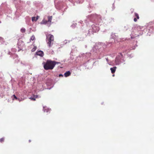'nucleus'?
I'll list each match as a JSON object with an SVG mask.
<instances>
[{
	"instance_id": "obj_1",
	"label": "nucleus",
	"mask_w": 154,
	"mask_h": 154,
	"mask_svg": "<svg viewBox=\"0 0 154 154\" xmlns=\"http://www.w3.org/2000/svg\"><path fill=\"white\" fill-rule=\"evenodd\" d=\"M60 63L59 62L48 60L46 62H44L43 64L44 69L46 70H48L52 69L56 64Z\"/></svg>"
},
{
	"instance_id": "obj_2",
	"label": "nucleus",
	"mask_w": 154,
	"mask_h": 154,
	"mask_svg": "<svg viewBox=\"0 0 154 154\" xmlns=\"http://www.w3.org/2000/svg\"><path fill=\"white\" fill-rule=\"evenodd\" d=\"M47 44L49 48L51 47L54 41V36L51 34H47L46 35Z\"/></svg>"
},
{
	"instance_id": "obj_3",
	"label": "nucleus",
	"mask_w": 154,
	"mask_h": 154,
	"mask_svg": "<svg viewBox=\"0 0 154 154\" xmlns=\"http://www.w3.org/2000/svg\"><path fill=\"white\" fill-rule=\"evenodd\" d=\"M36 54L41 57H42L44 55V53L42 51H39L36 52Z\"/></svg>"
},
{
	"instance_id": "obj_4",
	"label": "nucleus",
	"mask_w": 154,
	"mask_h": 154,
	"mask_svg": "<svg viewBox=\"0 0 154 154\" xmlns=\"http://www.w3.org/2000/svg\"><path fill=\"white\" fill-rule=\"evenodd\" d=\"M116 66L113 67V68H111L110 69L111 72L112 74L114 73L116 71Z\"/></svg>"
},
{
	"instance_id": "obj_5",
	"label": "nucleus",
	"mask_w": 154,
	"mask_h": 154,
	"mask_svg": "<svg viewBox=\"0 0 154 154\" xmlns=\"http://www.w3.org/2000/svg\"><path fill=\"white\" fill-rule=\"evenodd\" d=\"M71 75V73L70 71H68L64 73V76L65 77H67Z\"/></svg>"
},
{
	"instance_id": "obj_6",
	"label": "nucleus",
	"mask_w": 154,
	"mask_h": 154,
	"mask_svg": "<svg viewBox=\"0 0 154 154\" xmlns=\"http://www.w3.org/2000/svg\"><path fill=\"white\" fill-rule=\"evenodd\" d=\"M48 22L51 23V21L52 19V16H48Z\"/></svg>"
},
{
	"instance_id": "obj_7",
	"label": "nucleus",
	"mask_w": 154,
	"mask_h": 154,
	"mask_svg": "<svg viewBox=\"0 0 154 154\" xmlns=\"http://www.w3.org/2000/svg\"><path fill=\"white\" fill-rule=\"evenodd\" d=\"M42 24H46L47 23V22H48V20L47 21V20H45L44 19L42 21Z\"/></svg>"
},
{
	"instance_id": "obj_8",
	"label": "nucleus",
	"mask_w": 154,
	"mask_h": 154,
	"mask_svg": "<svg viewBox=\"0 0 154 154\" xmlns=\"http://www.w3.org/2000/svg\"><path fill=\"white\" fill-rule=\"evenodd\" d=\"M35 36L34 35H33L31 37V38L30 39V41H33L35 40Z\"/></svg>"
},
{
	"instance_id": "obj_9",
	"label": "nucleus",
	"mask_w": 154,
	"mask_h": 154,
	"mask_svg": "<svg viewBox=\"0 0 154 154\" xmlns=\"http://www.w3.org/2000/svg\"><path fill=\"white\" fill-rule=\"evenodd\" d=\"M37 49V47L36 46H35L34 48L32 49V52H34L35 51L36 49Z\"/></svg>"
},
{
	"instance_id": "obj_10",
	"label": "nucleus",
	"mask_w": 154,
	"mask_h": 154,
	"mask_svg": "<svg viewBox=\"0 0 154 154\" xmlns=\"http://www.w3.org/2000/svg\"><path fill=\"white\" fill-rule=\"evenodd\" d=\"M135 16L136 17L137 19H139V17L138 14L137 13H135Z\"/></svg>"
},
{
	"instance_id": "obj_11",
	"label": "nucleus",
	"mask_w": 154,
	"mask_h": 154,
	"mask_svg": "<svg viewBox=\"0 0 154 154\" xmlns=\"http://www.w3.org/2000/svg\"><path fill=\"white\" fill-rule=\"evenodd\" d=\"M20 30L22 32H25L26 30L24 28H22Z\"/></svg>"
},
{
	"instance_id": "obj_12",
	"label": "nucleus",
	"mask_w": 154,
	"mask_h": 154,
	"mask_svg": "<svg viewBox=\"0 0 154 154\" xmlns=\"http://www.w3.org/2000/svg\"><path fill=\"white\" fill-rule=\"evenodd\" d=\"M32 21H36L37 20H36V18L35 17H33L32 18Z\"/></svg>"
},
{
	"instance_id": "obj_13",
	"label": "nucleus",
	"mask_w": 154,
	"mask_h": 154,
	"mask_svg": "<svg viewBox=\"0 0 154 154\" xmlns=\"http://www.w3.org/2000/svg\"><path fill=\"white\" fill-rule=\"evenodd\" d=\"M4 138H1L0 139V142L1 143H2V142H4Z\"/></svg>"
},
{
	"instance_id": "obj_14",
	"label": "nucleus",
	"mask_w": 154,
	"mask_h": 154,
	"mask_svg": "<svg viewBox=\"0 0 154 154\" xmlns=\"http://www.w3.org/2000/svg\"><path fill=\"white\" fill-rule=\"evenodd\" d=\"M30 99L33 101H35V99L34 97H31Z\"/></svg>"
},
{
	"instance_id": "obj_15",
	"label": "nucleus",
	"mask_w": 154,
	"mask_h": 154,
	"mask_svg": "<svg viewBox=\"0 0 154 154\" xmlns=\"http://www.w3.org/2000/svg\"><path fill=\"white\" fill-rule=\"evenodd\" d=\"M13 97H14V98L16 100H17V97L15 95H13L12 96Z\"/></svg>"
},
{
	"instance_id": "obj_16",
	"label": "nucleus",
	"mask_w": 154,
	"mask_h": 154,
	"mask_svg": "<svg viewBox=\"0 0 154 154\" xmlns=\"http://www.w3.org/2000/svg\"><path fill=\"white\" fill-rule=\"evenodd\" d=\"M134 22H136L137 21V19L136 18H134Z\"/></svg>"
},
{
	"instance_id": "obj_17",
	"label": "nucleus",
	"mask_w": 154,
	"mask_h": 154,
	"mask_svg": "<svg viewBox=\"0 0 154 154\" xmlns=\"http://www.w3.org/2000/svg\"><path fill=\"white\" fill-rule=\"evenodd\" d=\"M38 18H39V16H37L36 18V20H38Z\"/></svg>"
},
{
	"instance_id": "obj_18",
	"label": "nucleus",
	"mask_w": 154,
	"mask_h": 154,
	"mask_svg": "<svg viewBox=\"0 0 154 154\" xmlns=\"http://www.w3.org/2000/svg\"><path fill=\"white\" fill-rule=\"evenodd\" d=\"M60 76L63 77V75L62 74H60L59 75V77H60Z\"/></svg>"
},
{
	"instance_id": "obj_19",
	"label": "nucleus",
	"mask_w": 154,
	"mask_h": 154,
	"mask_svg": "<svg viewBox=\"0 0 154 154\" xmlns=\"http://www.w3.org/2000/svg\"><path fill=\"white\" fill-rule=\"evenodd\" d=\"M34 97H35V98H37V97H38V95H35V96H34Z\"/></svg>"
},
{
	"instance_id": "obj_20",
	"label": "nucleus",
	"mask_w": 154,
	"mask_h": 154,
	"mask_svg": "<svg viewBox=\"0 0 154 154\" xmlns=\"http://www.w3.org/2000/svg\"><path fill=\"white\" fill-rule=\"evenodd\" d=\"M118 61V59H117V58L116 59V61Z\"/></svg>"
},
{
	"instance_id": "obj_21",
	"label": "nucleus",
	"mask_w": 154,
	"mask_h": 154,
	"mask_svg": "<svg viewBox=\"0 0 154 154\" xmlns=\"http://www.w3.org/2000/svg\"><path fill=\"white\" fill-rule=\"evenodd\" d=\"M94 26H92V27H93V28H94Z\"/></svg>"
},
{
	"instance_id": "obj_22",
	"label": "nucleus",
	"mask_w": 154,
	"mask_h": 154,
	"mask_svg": "<svg viewBox=\"0 0 154 154\" xmlns=\"http://www.w3.org/2000/svg\"><path fill=\"white\" fill-rule=\"evenodd\" d=\"M112 76H114V75H112Z\"/></svg>"
},
{
	"instance_id": "obj_23",
	"label": "nucleus",
	"mask_w": 154,
	"mask_h": 154,
	"mask_svg": "<svg viewBox=\"0 0 154 154\" xmlns=\"http://www.w3.org/2000/svg\"><path fill=\"white\" fill-rule=\"evenodd\" d=\"M29 142H31V141L30 140H29Z\"/></svg>"
}]
</instances>
